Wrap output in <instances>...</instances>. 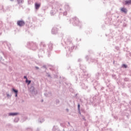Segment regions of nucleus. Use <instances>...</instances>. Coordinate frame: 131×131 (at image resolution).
Masks as SVG:
<instances>
[{
    "mask_svg": "<svg viewBox=\"0 0 131 131\" xmlns=\"http://www.w3.org/2000/svg\"><path fill=\"white\" fill-rule=\"evenodd\" d=\"M39 7H40V4H38V3L35 4V8L36 10H38V9H39Z\"/></svg>",
    "mask_w": 131,
    "mask_h": 131,
    "instance_id": "nucleus-2",
    "label": "nucleus"
},
{
    "mask_svg": "<svg viewBox=\"0 0 131 131\" xmlns=\"http://www.w3.org/2000/svg\"><path fill=\"white\" fill-rule=\"evenodd\" d=\"M26 81V82H28V84H30V83L31 82V81L28 80H27V79Z\"/></svg>",
    "mask_w": 131,
    "mask_h": 131,
    "instance_id": "nucleus-6",
    "label": "nucleus"
},
{
    "mask_svg": "<svg viewBox=\"0 0 131 131\" xmlns=\"http://www.w3.org/2000/svg\"><path fill=\"white\" fill-rule=\"evenodd\" d=\"M121 12H123V13H127V10L126 9V8H122L121 9Z\"/></svg>",
    "mask_w": 131,
    "mask_h": 131,
    "instance_id": "nucleus-3",
    "label": "nucleus"
},
{
    "mask_svg": "<svg viewBox=\"0 0 131 131\" xmlns=\"http://www.w3.org/2000/svg\"><path fill=\"white\" fill-rule=\"evenodd\" d=\"M80 107V104H78V109H79Z\"/></svg>",
    "mask_w": 131,
    "mask_h": 131,
    "instance_id": "nucleus-9",
    "label": "nucleus"
},
{
    "mask_svg": "<svg viewBox=\"0 0 131 131\" xmlns=\"http://www.w3.org/2000/svg\"><path fill=\"white\" fill-rule=\"evenodd\" d=\"M9 115H12L14 116V115H17V113H10L9 114Z\"/></svg>",
    "mask_w": 131,
    "mask_h": 131,
    "instance_id": "nucleus-7",
    "label": "nucleus"
},
{
    "mask_svg": "<svg viewBox=\"0 0 131 131\" xmlns=\"http://www.w3.org/2000/svg\"><path fill=\"white\" fill-rule=\"evenodd\" d=\"M15 97H18V94L17 93H15Z\"/></svg>",
    "mask_w": 131,
    "mask_h": 131,
    "instance_id": "nucleus-10",
    "label": "nucleus"
},
{
    "mask_svg": "<svg viewBox=\"0 0 131 131\" xmlns=\"http://www.w3.org/2000/svg\"><path fill=\"white\" fill-rule=\"evenodd\" d=\"M125 5H131V0L125 1Z\"/></svg>",
    "mask_w": 131,
    "mask_h": 131,
    "instance_id": "nucleus-4",
    "label": "nucleus"
},
{
    "mask_svg": "<svg viewBox=\"0 0 131 131\" xmlns=\"http://www.w3.org/2000/svg\"><path fill=\"white\" fill-rule=\"evenodd\" d=\"M12 91H13V92H14V93H15V94H18V91H17V90H16V89H12Z\"/></svg>",
    "mask_w": 131,
    "mask_h": 131,
    "instance_id": "nucleus-5",
    "label": "nucleus"
},
{
    "mask_svg": "<svg viewBox=\"0 0 131 131\" xmlns=\"http://www.w3.org/2000/svg\"><path fill=\"white\" fill-rule=\"evenodd\" d=\"M36 68L37 69H38V67H36Z\"/></svg>",
    "mask_w": 131,
    "mask_h": 131,
    "instance_id": "nucleus-12",
    "label": "nucleus"
},
{
    "mask_svg": "<svg viewBox=\"0 0 131 131\" xmlns=\"http://www.w3.org/2000/svg\"><path fill=\"white\" fill-rule=\"evenodd\" d=\"M123 67H124V68H126V67H127V66L125 64H123Z\"/></svg>",
    "mask_w": 131,
    "mask_h": 131,
    "instance_id": "nucleus-8",
    "label": "nucleus"
},
{
    "mask_svg": "<svg viewBox=\"0 0 131 131\" xmlns=\"http://www.w3.org/2000/svg\"><path fill=\"white\" fill-rule=\"evenodd\" d=\"M7 96L9 97V94L7 95Z\"/></svg>",
    "mask_w": 131,
    "mask_h": 131,
    "instance_id": "nucleus-13",
    "label": "nucleus"
},
{
    "mask_svg": "<svg viewBox=\"0 0 131 131\" xmlns=\"http://www.w3.org/2000/svg\"><path fill=\"white\" fill-rule=\"evenodd\" d=\"M18 26H24L25 23L23 20H18L17 23Z\"/></svg>",
    "mask_w": 131,
    "mask_h": 131,
    "instance_id": "nucleus-1",
    "label": "nucleus"
},
{
    "mask_svg": "<svg viewBox=\"0 0 131 131\" xmlns=\"http://www.w3.org/2000/svg\"><path fill=\"white\" fill-rule=\"evenodd\" d=\"M24 78H26V80H27V77L24 76Z\"/></svg>",
    "mask_w": 131,
    "mask_h": 131,
    "instance_id": "nucleus-11",
    "label": "nucleus"
}]
</instances>
